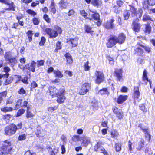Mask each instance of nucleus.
Instances as JSON below:
<instances>
[{
	"instance_id": "nucleus-56",
	"label": "nucleus",
	"mask_w": 155,
	"mask_h": 155,
	"mask_svg": "<svg viewBox=\"0 0 155 155\" xmlns=\"http://www.w3.org/2000/svg\"><path fill=\"white\" fill-rule=\"evenodd\" d=\"M13 80V78L12 77H10L6 80L5 84L6 85L9 84Z\"/></svg>"
},
{
	"instance_id": "nucleus-24",
	"label": "nucleus",
	"mask_w": 155,
	"mask_h": 155,
	"mask_svg": "<svg viewBox=\"0 0 155 155\" xmlns=\"http://www.w3.org/2000/svg\"><path fill=\"white\" fill-rule=\"evenodd\" d=\"M82 141L81 143L83 146H87L90 143V140L89 138L84 137H81V140Z\"/></svg>"
},
{
	"instance_id": "nucleus-36",
	"label": "nucleus",
	"mask_w": 155,
	"mask_h": 155,
	"mask_svg": "<svg viewBox=\"0 0 155 155\" xmlns=\"http://www.w3.org/2000/svg\"><path fill=\"white\" fill-rule=\"evenodd\" d=\"M81 137H80L78 135H74L72 138L73 141L75 142H77L79 141H81Z\"/></svg>"
},
{
	"instance_id": "nucleus-53",
	"label": "nucleus",
	"mask_w": 155,
	"mask_h": 155,
	"mask_svg": "<svg viewBox=\"0 0 155 155\" xmlns=\"http://www.w3.org/2000/svg\"><path fill=\"white\" fill-rule=\"evenodd\" d=\"M80 14L82 16L84 17V18L86 19H89V16L88 17H87V14L84 10H81L80 11Z\"/></svg>"
},
{
	"instance_id": "nucleus-12",
	"label": "nucleus",
	"mask_w": 155,
	"mask_h": 155,
	"mask_svg": "<svg viewBox=\"0 0 155 155\" xmlns=\"http://www.w3.org/2000/svg\"><path fill=\"white\" fill-rule=\"evenodd\" d=\"M95 75L96 77L95 80L96 82L99 84L102 82L104 80V75L101 71H96L95 73Z\"/></svg>"
},
{
	"instance_id": "nucleus-25",
	"label": "nucleus",
	"mask_w": 155,
	"mask_h": 155,
	"mask_svg": "<svg viewBox=\"0 0 155 155\" xmlns=\"http://www.w3.org/2000/svg\"><path fill=\"white\" fill-rule=\"evenodd\" d=\"M22 101L21 99H18L16 102L14 103V107H13V110H16L19 108L20 106L21 107Z\"/></svg>"
},
{
	"instance_id": "nucleus-30",
	"label": "nucleus",
	"mask_w": 155,
	"mask_h": 155,
	"mask_svg": "<svg viewBox=\"0 0 155 155\" xmlns=\"http://www.w3.org/2000/svg\"><path fill=\"white\" fill-rule=\"evenodd\" d=\"M91 3L94 6L98 7L102 4L101 0H92Z\"/></svg>"
},
{
	"instance_id": "nucleus-59",
	"label": "nucleus",
	"mask_w": 155,
	"mask_h": 155,
	"mask_svg": "<svg viewBox=\"0 0 155 155\" xmlns=\"http://www.w3.org/2000/svg\"><path fill=\"white\" fill-rule=\"evenodd\" d=\"M18 93L19 94L23 95L25 94L26 91L23 88H21L18 91Z\"/></svg>"
},
{
	"instance_id": "nucleus-17",
	"label": "nucleus",
	"mask_w": 155,
	"mask_h": 155,
	"mask_svg": "<svg viewBox=\"0 0 155 155\" xmlns=\"http://www.w3.org/2000/svg\"><path fill=\"white\" fill-rule=\"evenodd\" d=\"M115 74L118 79L120 81H122V74L123 71L121 68L116 69L115 70Z\"/></svg>"
},
{
	"instance_id": "nucleus-16",
	"label": "nucleus",
	"mask_w": 155,
	"mask_h": 155,
	"mask_svg": "<svg viewBox=\"0 0 155 155\" xmlns=\"http://www.w3.org/2000/svg\"><path fill=\"white\" fill-rule=\"evenodd\" d=\"M78 38L75 37L73 39H70L67 41V42L68 44L71 45V48L75 47L77 46L78 44Z\"/></svg>"
},
{
	"instance_id": "nucleus-22",
	"label": "nucleus",
	"mask_w": 155,
	"mask_h": 155,
	"mask_svg": "<svg viewBox=\"0 0 155 155\" xmlns=\"http://www.w3.org/2000/svg\"><path fill=\"white\" fill-rule=\"evenodd\" d=\"M127 98V96L120 95L117 99V102L118 104H121L125 101Z\"/></svg>"
},
{
	"instance_id": "nucleus-38",
	"label": "nucleus",
	"mask_w": 155,
	"mask_h": 155,
	"mask_svg": "<svg viewBox=\"0 0 155 155\" xmlns=\"http://www.w3.org/2000/svg\"><path fill=\"white\" fill-rule=\"evenodd\" d=\"M149 20L152 21L151 20V18L150 16L148 14H145L143 16V21H146Z\"/></svg>"
},
{
	"instance_id": "nucleus-19",
	"label": "nucleus",
	"mask_w": 155,
	"mask_h": 155,
	"mask_svg": "<svg viewBox=\"0 0 155 155\" xmlns=\"http://www.w3.org/2000/svg\"><path fill=\"white\" fill-rule=\"evenodd\" d=\"M126 37L125 35L121 33L118 35V37H117V41L119 44H122L125 41Z\"/></svg>"
},
{
	"instance_id": "nucleus-8",
	"label": "nucleus",
	"mask_w": 155,
	"mask_h": 155,
	"mask_svg": "<svg viewBox=\"0 0 155 155\" xmlns=\"http://www.w3.org/2000/svg\"><path fill=\"white\" fill-rule=\"evenodd\" d=\"M102 143L97 142L94 146V150L98 152L103 153L104 155H108L106 151L104 148L102 146Z\"/></svg>"
},
{
	"instance_id": "nucleus-7",
	"label": "nucleus",
	"mask_w": 155,
	"mask_h": 155,
	"mask_svg": "<svg viewBox=\"0 0 155 155\" xmlns=\"http://www.w3.org/2000/svg\"><path fill=\"white\" fill-rule=\"evenodd\" d=\"M90 12H88L87 15L89 16V19L90 20H94L97 21L99 19V14L96 12L94 10L89 9Z\"/></svg>"
},
{
	"instance_id": "nucleus-4",
	"label": "nucleus",
	"mask_w": 155,
	"mask_h": 155,
	"mask_svg": "<svg viewBox=\"0 0 155 155\" xmlns=\"http://www.w3.org/2000/svg\"><path fill=\"white\" fill-rule=\"evenodd\" d=\"M4 58L6 61L9 62V64L12 67H13L17 63L16 58L13 56L12 53L10 51L5 53Z\"/></svg>"
},
{
	"instance_id": "nucleus-34",
	"label": "nucleus",
	"mask_w": 155,
	"mask_h": 155,
	"mask_svg": "<svg viewBox=\"0 0 155 155\" xmlns=\"http://www.w3.org/2000/svg\"><path fill=\"white\" fill-rule=\"evenodd\" d=\"M53 72L56 77L61 78L63 76L61 73L58 70H54Z\"/></svg>"
},
{
	"instance_id": "nucleus-13",
	"label": "nucleus",
	"mask_w": 155,
	"mask_h": 155,
	"mask_svg": "<svg viewBox=\"0 0 155 155\" xmlns=\"http://www.w3.org/2000/svg\"><path fill=\"white\" fill-rule=\"evenodd\" d=\"M113 112L116 114L117 117L119 119H122L123 117V112L122 110L115 107L112 109Z\"/></svg>"
},
{
	"instance_id": "nucleus-21",
	"label": "nucleus",
	"mask_w": 155,
	"mask_h": 155,
	"mask_svg": "<svg viewBox=\"0 0 155 155\" xmlns=\"http://www.w3.org/2000/svg\"><path fill=\"white\" fill-rule=\"evenodd\" d=\"M114 20V19H111L108 21H107L105 24V27L108 29L113 28L114 27L113 22Z\"/></svg>"
},
{
	"instance_id": "nucleus-3",
	"label": "nucleus",
	"mask_w": 155,
	"mask_h": 155,
	"mask_svg": "<svg viewBox=\"0 0 155 155\" xmlns=\"http://www.w3.org/2000/svg\"><path fill=\"white\" fill-rule=\"evenodd\" d=\"M4 144L1 148V152L2 155L8 154L10 153L12 149L11 143L9 141L6 140L4 142Z\"/></svg>"
},
{
	"instance_id": "nucleus-43",
	"label": "nucleus",
	"mask_w": 155,
	"mask_h": 155,
	"mask_svg": "<svg viewBox=\"0 0 155 155\" xmlns=\"http://www.w3.org/2000/svg\"><path fill=\"white\" fill-rule=\"evenodd\" d=\"M44 63L45 61L43 60L37 61L36 63L37 67H39L41 66H43L44 65Z\"/></svg>"
},
{
	"instance_id": "nucleus-14",
	"label": "nucleus",
	"mask_w": 155,
	"mask_h": 155,
	"mask_svg": "<svg viewBox=\"0 0 155 155\" xmlns=\"http://www.w3.org/2000/svg\"><path fill=\"white\" fill-rule=\"evenodd\" d=\"M143 45L142 44L138 43L136 45V48L135 49L134 53L137 55H140L142 54L143 51L141 47H143Z\"/></svg>"
},
{
	"instance_id": "nucleus-10",
	"label": "nucleus",
	"mask_w": 155,
	"mask_h": 155,
	"mask_svg": "<svg viewBox=\"0 0 155 155\" xmlns=\"http://www.w3.org/2000/svg\"><path fill=\"white\" fill-rule=\"evenodd\" d=\"M117 39V36L115 35L111 36L109 39L106 45L108 48H110L114 46L118 43Z\"/></svg>"
},
{
	"instance_id": "nucleus-35",
	"label": "nucleus",
	"mask_w": 155,
	"mask_h": 155,
	"mask_svg": "<svg viewBox=\"0 0 155 155\" xmlns=\"http://www.w3.org/2000/svg\"><path fill=\"white\" fill-rule=\"evenodd\" d=\"M58 108V106H55L52 107H49L48 108V110L49 113H51L56 110Z\"/></svg>"
},
{
	"instance_id": "nucleus-46",
	"label": "nucleus",
	"mask_w": 155,
	"mask_h": 155,
	"mask_svg": "<svg viewBox=\"0 0 155 155\" xmlns=\"http://www.w3.org/2000/svg\"><path fill=\"white\" fill-rule=\"evenodd\" d=\"M26 135L24 134H21L19 135L18 138V140L22 141L25 140L26 139Z\"/></svg>"
},
{
	"instance_id": "nucleus-11",
	"label": "nucleus",
	"mask_w": 155,
	"mask_h": 155,
	"mask_svg": "<svg viewBox=\"0 0 155 155\" xmlns=\"http://www.w3.org/2000/svg\"><path fill=\"white\" fill-rule=\"evenodd\" d=\"M36 64V63L34 61H32L30 65L29 64H27L24 67L19 65V67L20 69L24 70L25 69H27L29 70H31L32 72H34L35 71V67Z\"/></svg>"
},
{
	"instance_id": "nucleus-26",
	"label": "nucleus",
	"mask_w": 155,
	"mask_h": 155,
	"mask_svg": "<svg viewBox=\"0 0 155 155\" xmlns=\"http://www.w3.org/2000/svg\"><path fill=\"white\" fill-rule=\"evenodd\" d=\"M133 30L136 32H138L139 31L140 26V25L137 22H134L133 24Z\"/></svg>"
},
{
	"instance_id": "nucleus-55",
	"label": "nucleus",
	"mask_w": 155,
	"mask_h": 155,
	"mask_svg": "<svg viewBox=\"0 0 155 155\" xmlns=\"http://www.w3.org/2000/svg\"><path fill=\"white\" fill-rule=\"evenodd\" d=\"M33 23L34 25H37L39 23V19L38 18H34L32 19Z\"/></svg>"
},
{
	"instance_id": "nucleus-18",
	"label": "nucleus",
	"mask_w": 155,
	"mask_h": 155,
	"mask_svg": "<svg viewBox=\"0 0 155 155\" xmlns=\"http://www.w3.org/2000/svg\"><path fill=\"white\" fill-rule=\"evenodd\" d=\"M69 3L68 0H60L59 2V8L62 10L66 8Z\"/></svg>"
},
{
	"instance_id": "nucleus-51",
	"label": "nucleus",
	"mask_w": 155,
	"mask_h": 155,
	"mask_svg": "<svg viewBox=\"0 0 155 155\" xmlns=\"http://www.w3.org/2000/svg\"><path fill=\"white\" fill-rule=\"evenodd\" d=\"M107 59L109 61V63L110 64H114V60L113 58L109 56L107 57Z\"/></svg>"
},
{
	"instance_id": "nucleus-32",
	"label": "nucleus",
	"mask_w": 155,
	"mask_h": 155,
	"mask_svg": "<svg viewBox=\"0 0 155 155\" xmlns=\"http://www.w3.org/2000/svg\"><path fill=\"white\" fill-rule=\"evenodd\" d=\"M29 107H27V110L26 117L28 119L29 118L33 117L35 115V114L32 113L31 111L29 110Z\"/></svg>"
},
{
	"instance_id": "nucleus-60",
	"label": "nucleus",
	"mask_w": 155,
	"mask_h": 155,
	"mask_svg": "<svg viewBox=\"0 0 155 155\" xmlns=\"http://www.w3.org/2000/svg\"><path fill=\"white\" fill-rule=\"evenodd\" d=\"M10 70L9 68L8 67H5L3 68V71L6 73L5 74H8V73Z\"/></svg>"
},
{
	"instance_id": "nucleus-29",
	"label": "nucleus",
	"mask_w": 155,
	"mask_h": 155,
	"mask_svg": "<svg viewBox=\"0 0 155 155\" xmlns=\"http://www.w3.org/2000/svg\"><path fill=\"white\" fill-rule=\"evenodd\" d=\"M48 151L51 155H57L58 153V149L53 148V149H52L51 147L49 148Z\"/></svg>"
},
{
	"instance_id": "nucleus-50",
	"label": "nucleus",
	"mask_w": 155,
	"mask_h": 155,
	"mask_svg": "<svg viewBox=\"0 0 155 155\" xmlns=\"http://www.w3.org/2000/svg\"><path fill=\"white\" fill-rule=\"evenodd\" d=\"M27 13L33 16H35L37 15V13L31 9H28L26 11Z\"/></svg>"
},
{
	"instance_id": "nucleus-62",
	"label": "nucleus",
	"mask_w": 155,
	"mask_h": 155,
	"mask_svg": "<svg viewBox=\"0 0 155 155\" xmlns=\"http://www.w3.org/2000/svg\"><path fill=\"white\" fill-rule=\"evenodd\" d=\"M132 143L130 142V141L129 142V143H128V148H129V150L130 151V153H132Z\"/></svg>"
},
{
	"instance_id": "nucleus-20",
	"label": "nucleus",
	"mask_w": 155,
	"mask_h": 155,
	"mask_svg": "<svg viewBox=\"0 0 155 155\" xmlns=\"http://www.w3.org/2000/svg\"><path fill=\"white\" fill-rule=\"evenodd\" d=\"M60 89L59 90H58L55 87H51L50 89L49 90L50 94L52 96L56 97L60 93Z\"/></svg>"
},
{
	"instance_id": "nucleus-52",
	"label": "nucleus",
	"mask_w": 155,
	"mask_h": 155,
	"mask_svg": "<svg viewBox=\"0 0 155 155\" xmlns=\"http://www.w3.org/2000/svg\"><path fill=\"white\" fill-rule=\"evenodd\" d=\"M43 18L48 23H50L51 22V19L49 18L47 14H45L43 16Z\"/></svg>"
},
{
	"instance_id": "nucleus-54",
	"label": "nucleus",
	"mask_w": 155,
	"mask_h": 155,
	"mask_svg": "<svg viewBox=\"0 0 155 155\" xmlns=\"http://www.w3.org/2000/svg\"><path fill=\"white\" fill-rule=\"evenodd\" d=\"M85 31L87 33H90L91 32V28L87 25H85Z\"/></svg>"
},
{
	"instance_id": "nucleus-15",
	"label": "nucleus",
	"mask_w": 155,
	"mask_h": 155,
	"mask_svg": "<svg viewBox=\"0 0 155 155\" xmlns=\"http://www.w3.org/2000/svg\"><path fill=\"white\" fill-rule=\"evenodd\" d=\"M147 70L146 69H144L143 72V76L142 77V80L144 82V83L143 82V84H146L147 82H149L150 84V87L151 88V84L152 82L148 79L147 77Z\"/></svg>"
},
{
	"instance_id": "nucleus-64",
	"label": "nucleus",
	"mask_w": 155,
	"mask_h": 155,
	"mask_svg": "<svg viewBox=\"0 0 155 155\" xmlns=\"http://www.w3.org/2000/svg\"><path fill=\"white\" fill-rule=\"evenodd\" d=\"M61 43L60 42L58 41L56 43V48L57 50H59L61 48Z\"/></svg>"
},
{
	"instance_id": "nucleus-1",
	"label": "nucleus",
	"mask_w": 155,
	"mask_h": 155,
	"mask_svg": "<svg viewBox=\"0 0 155 155\" xmlns=\"http://www.w3.org/2000/svg\"><path fill=\"white\" fill-rule=\"evenodd\" d=\"M22 123L21 122L18 123L17 125L14 124H12L8 125L4 129L5 134L8 136L13 135L17 130L22 128Z\"/></svg>"
},
{
	"instance_id": "nucleus-57",
	"label": "nucleus",
	"mask_w": 155,
	"mask_h": 155,
	"mask_svg": "<svg viewBox=\"0 0 155 155\" xmlns=\"http://www.w3.org/2000/svg\"><path fill=\"white\" fill-rule=\"evenodd\" d=\"M25 110H24L23 109H19L17 113V116H21V114H23L25 112Z\"/></svg>"
},
{
	"instance_id": "nucleus-31",
	"label": "nucleus",
	"mask_w": 155,
	"mask_h": 155,
	"mask_svg": "<svg viewBox=\"0 0 155 155\" xmlns=\"http://www.w3.org/2000/svg\"><path fill=\"white\" fill-rule=\"evenodd\" d=\"M140 95L139 89L138 87H135L134 89V98L135 99L138 98Z\"/></svg>"
},
{
	"instance_id": "nucleus-2",
	"label": "nucleus",
	"mask_w": 155,
	"mask_h": 155,
	"mask_svg": "<svg viewBox=\"0 0 155 155\" xmlns=\"http://www.w3.org/2000/svg\"><path fill=\"white\" fill-rule=\"evenodd\" d=\"M45 31L49 36V38H55L58 36V34H61L62 30L61 28L58 26H55L53 29L50 28L46 29Z\"/></svg>"
},
{
	"instance_id": "nucleus-6",
	"label": "nucleus",
	"mask_w": 155,
	"mask_h": 155,
	"mask_svg": "<svg viewBox=\"0 0 155 155\" xmlns=\"http://www.w3.org/2000/svg\"><path fill=\"white\" fill-rule=\"evenodd\" d=\"M90 84L86 83L83 84L80 88L78 93L80 95H84L88 92L90 89Z\"/></svg>"
},
{
	"instance_id": "nucleus-58",
	"label": "nucleus",
	"mask_w": 155,
	"mask_h": 155,
	"mask_svg": "<svg viewBox=\"0 0 155 155\" xmlns=\"http://www.w3.org/2000/svg\"><path fill=\"white\" fill-rule=\"evenodd\" d=\"M45 38L44 37H42L41 38V40L39 42V45L41 46L43 45L45 42Z\"/></svg>"
},
{
	"instance_id": "nucleus-39",
	"label": "nucleus",
	"mask_w": 155,
	"mask_h": 155,
	"mask_svg": "<svg viewBox=\"0 0 155 155\" xmlns=\"http://www.w3.org/2000/svg\"><path fill=\"white\" fill-rule=\"evenodd\" d=\"M27 34L28 38L29 41L30 42L32 40V37L33 35V33L31 31L29 30L27 32Z\"/></svg>"
},
{
	"instance_id": "nucleus-23",
	"label": "nucleus",
	"mask_w": 155,
	"mask_h": 155,
	"mask_svg": "<svg viewBox=\"0 0 155 155\" xmlns=\"http://www.w3.org/2000/svg\"><path fill=\"white\" fill-rule=\"evenodd\" d=\"M98 93L101 95L106 97H108L109 94V92L108 91L107 88H103L100 90Z\"/></svg>"
},
{
	"instance_id": "nucleus-37",
	"label": "nucleus",
	"mask_w": 155,
	"mask_h": 155,
	"mask_svg": "<svg viewBox=\"0 0 155 155\" xmlns=\"http://www.w3.org/2000/svg\"><path fill=\"white\" fill-rule=\"evenodd\" d=\"M13 110V108L10 107H5L1 108V110L5 112L8 111H11Z\"/></svg>"
},
{
	"instance_id": "nucleus-44",
	"label": "nucleus",
	"mask_w": 155,
	"mask_h": 155,
	"mask_svg": "<svg viewBox=\"0 0 155 155\" xmlns=\"http://www.w3.org/2000/svg\"><path fill=\"white\" fill-rule=\"evenodd\" d=\"M145 32L146 33H150L151 31V27L149 24L145 25Z\"/></svg>"
},
{
	"instance_id": "nucleus-49",
	"label": "nucleus",
	"mask_w": 155,
	"mask_h": 155,
	"mask_svg": "<svg viewBox=\"0 0 155 155\" xmlns=\"http://www.w3.org/2000/svg\"><path fill=\"white\" fill-rule=\"evenodd\" d=\"M9 5V8L11 10H12L13 11H15V5H14V3L13 2H11V3H10L9 2V4H7Z\"/></svg>"
},
{
	"instance_id": "nucleus-33",
	"label": "nucleus",
	"mask_w": 155,
	"mask_h": 155,
	"mask_svg": "<svg viewBox=\"0 0 155 155\" xmlns=\"http://www.w3.org/2000/svg\"><path fill=\"white\" fill-rule=\"evenodd\" d=\"M144 140L143 139H141L140 142L139 143L138 146L137 148V149L138 150H141L142 148L144 146Z\"/></svg>"
},
{
	"instance_id": "nucleus-48",
	"label": "nucleus",
	"mask_w": 155,
	"mask_h": 155,
	"mask_svg": "<svg viewBox=\"0 0 155 155\" xmlns=\"http://www.w3.org/2000/svg\"><path fill=\"white\" fill-rule=\"evenodd\" d=\"M139 107L140 109L144 112H146L147 111V109L145 107V105L143 104H140Z\"/></svg>"
},
{
	"instance_id": "nucleus-40",
	"label": "nucleus",
	"mask_w": 155,
	"mask_h": 155,
	"mask_svg": "<svg viewBox=\"0 0 155 155\" xmlns=\"http://www.w3.org/2000/svg\"><path fill=\"white\" fill-rule=\"evenodd\" d=\"M88 61L84 63V67L85 71H87L90 70V67L88 65Z\"/></svg>"
},
{
	"instance_id": "nucleus-47",
	"label": "nucleus",
	"mask_w": 155,
	"mask_h": 155,
	"mask_svg": "<svg viewBox=\"0 0 155 155\" xmlns=\"http://www.w3.org/2000/svg\"><path fill=\"white\" fill-rule=\"evenodd\" d=\"M115 148L117 152H119L121 150V145L120 143H116L115 144Z\"/></svg>"
},
{
	"instance_id": "nucleus-9",
	"label": "nucleus",
	"mask_w": 155,
	"mask_h": 155,
	"mask_svg": "<svg viewBox=\"0 0 155 155\" xmlns=\"http://www.w3.org/2000/svg\"><path fill=\"white\" fill-rule=\"evenodd\" d=\"M65 90L63 88H60V93L57 95L55 97H57L56 100L57 102L59 104H61L64 102L66 97L64 96Z\"/></svg>"
},
{
	"instance_id": "nucleus-28",
	"label": "nucleus",
	"mask_w": 155,
	"mask_h": 155,
	"mask_svg": "<svg viewBox=\"0 0 155 155\" xmlns=\"http://www.w3.org/2000/svg\"><path fill=\"white\" fill-rule=\"evenodd\" d=\"M50 11L53 14H55L56 12V10L55 7L54 3L53 1L51 2L50 7Z\"/></svg>"
},
{
	"instance_id": "nucleus-27",
	"label": "nucleus",
	"mask_w": 155,
	"mask_h": 155,
	"mask_svg": "<svg viewBox=\"0 0 155 155\" xmlns=\"http://www.w3.org/2000/svg\"><path fill=\"white\" fill-rule=\"evenodd\" d=\"M65 56L66 58L67 62L69 64L72 63L73 62V59L71 55L69 54L68 53H66L65 55Z\"/></svg>"
},
{
	"instance_id": "nucleus-63",
	"label": "nucleus",
	"mask_w": 155,
	"mask_h": 155,
	"mask_svg": "<svg viewBox=\"0 0 155 155\" xmlns=\"http://www.w3.org/2000/svg\"><path fill=\"white\" fill-rule=\"evenodd\" d=\"M74 11L73 10L71 9L69 11L68 15L69 16H71L74 15Z\"/></svg>"
},
{
	"instance_id": "nucleus-45",
	"label": "nucleus",
	"mask_w": 155,
	"mask_h": 155,
	"mask_svg": "<svg viewBox=\"0 0 155 155\" xmlns=\"http://www.w3.org/2000/svg\"><path fill=\"white\" fill-rule=\"evenodd\" d=\"M111 137L113 138L117 137L118 135V133L115 130H113L111 133Z\"/></svg>"
},
{
	"instance_id": "nucleus-5",
	"label": "nucleus",
	"mask_w": 155,
	"mask_h": 155,
	"mask_svg": "<svg viewBox=\"0 0 155 155\" xmlns=\"http://www.w3.org/2000/svg\"><path fill=\"white\" fill-rule=\"evenodd\" d=\"M129 11L131 13V15L132 17L136 16L139 18L141 17L143 13V11L141 9H138L137 11L136 9L133 6H130Z\"/></svg>"
},
{
	"instance_id": "nucleus-41",
	"label": "nucleus",
	"mask_w": 155,
	"mask_h": 155,
	"mask_svg": "<svg viewBox=\"0 0 155 155\" xmlns=\"http://www.w3.org/2000/svg\"><path fill=\"white\" fill-rule=\"evenodd\" d=\"M16 102V100L15 98L9 99L6 100V104H14L15 102Z\"/></svg>"
},
{
	"instance_id": "nucleus-42",
	"label": "nucleus",
	"mask_w": 155,
	"mask_h": 155,
	"mask_svg": "<svg viewBox=\"0 0 155 155\" xmlns=\"http://www.w3.org/2000/svg\"><path fill=\"white\" fill-rule=\"evenodd\" d=\"M130 15V13L128 11H126L124 12V16L125 19H128L129 18Z\"/></svg>"
},
{
	"instance_id": "nucleus-61",
	"label": "nucleus",
	"mask_w": 155,
	"mask_h": 155,
	"mask_svg": "<svg viewBox=\"0 0 155 155\" xmlns=\"http://www.w3.org/2000/svg\"><path fill=\"white\" fill-rule=\"evenodd\" d=\"M147 2L149 5H155V0H148Z\"/></svg>"
}]
</instances>
